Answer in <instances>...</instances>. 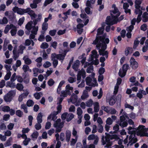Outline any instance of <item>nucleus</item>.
Listing matches in <instances>:
<instances>
[{
  "mask_svg": "<svg viewBox=\"0 0 148 148\" xmlns=\"http://www.w3.org/2000/svg\"><path fill=\"white\" fill-rule=\"evenodd\" d=\"M56 32V29H53L49 31V34L51 36H55Z\"/></svg>",
  "mask_w": 148,
  "mask_h": 148,
  "instance_id": "nucleus-54",
  "label": "nucleus"
},
{
  "mask_svg": "<svg viewBox=\"0 0 148 148\" xmlns=\"http://www.w3.org/2000/svg\"><path fill=\"white\" fill-rule=\"evenodd\" d=\"M74 117V115L73 114H69V116H68L66 119V121L67 122H69L71 121Z\"/></svg>",
  "mask_w": 148,
  "mask_h": 148,
  "instance_id": "nucleus-36",
  "label": "nucleus"
},
{
  "mask_svg": "<svg viewBox=\"0 0 148 148\" xmlns=\"http://www.w3.org/2000/svg\"><path fill=\"white\" fill-rule=\"evenodd\" d=\"M42 95V93L41 92H36L34 94V96L36 99L38 100L40 98L41 95Z\"/></svg>",
  "mask_w": 148,
  "mask_h": 148,
  "instance_id": "nucleus-22",
  "label": "nucleus"
},
{
  "mask_svg": "<svg viewBox=\"0 0 148 148\" xmlns=\"http://www.w3.org/2000/svg\"><path fill=\"white\" fill-rule=\"evenodd\" d=\"M94 110L95 112H97L99 110V104L98 102L95 103L94 105Z\"/></svg>",
  "mask_w": 148,
  "mask_h": 148,
  "instance_id": "nucleus-21",
  "label": "nucleus"
},
{
  "mask_svg": "<svg viewBox=\"0 0 148 148\" xmlns=\"http://www.w3.org/2000/svg\"><path fill=\"white\" fill-rule=\"evenodd\" d=\"M38 30V27L37 26H33L32 29L31 30V34L29 36V37H35V35L37 34V31Z\"/></svg>",
  "mask_w": 148,
  "mask_h": 148,
  "instance_id": "nucleus-6",
  "label": "nucleus"
},
{
  "mask_svg": "<svg viewBox=\"0 0 148 148\" xmlns=\"http://www.w3.org/2000/svg\"><path fill=\"white\" fill-rule=\"evenodd\" d=\"M85 55L84 53H83L82 54L81 57V58H82V60L81 61V62L82 63V65L84 64V63L85 62V61L86 60V57H84V55Z\"/></svg>",
  "mask_w": 148,
  "mask_h": 148,
  "instance_id": "nucleus-53",
  "label": "nucleus"
},
{
  "mask_svg": "<svg viewBox=\"0 0 148 148\" xmlns=\"http://www.w3.org/2000/svg\"><path fill=\"white\" fill-rule=\"evenodd\" d=\"M113 130L115 131L116 133L118 132L119 130V126L118 124H116L113 127Z\"/></svg>",
  "mask_w": 148,
  "mask_h": 148,
  "instance_id": "nucleus-64",
  "label": "nucleus"
},
{
  "mask_svg": "<svg viewBox=\"0 0 148 148\" xmlns=\"http://www.w3.org/2000/svg\"><path fill=\"white\" fill-rule=\"evenodd\" d=\"M105 38H101V43H104L106 45L108 44L109 42V39L106 38L105 39Z\"/></svg>",
  "mask_w": 148,
  "mask_h": 148,
  "instance_id": "nucleus-40",
  "label": "nucleus"
},
{
  "mask_svg": "<svg viewBox=\"0 0 148 148\" xmlns=\"http://www.w3.org/2000/svg\"><path fill=\"white\" fill-rule=\"evenodd\" d=\"M34 102L31 99H29L27 102L26 104L28 107L32 106L34 104Z\"/></svg>",
  "mask_w": 148,
  "mask_h": 148,
  "instance_id": "nucleus-25",
  "label": "nucleus"
},
{
  "mask_svg": "<svg viewBox=\"0 0 148 148\" xmlns=\"http://www.w3.org/2000/svg\"><path fill=\"white\" fill-rule=\"evenodd\" d=\"M96 38V39L92 43V44L96 45V47L99 50V52L100 55L105 56L107 58L108 57V53L107 51H105L107 48V45L104 43H101V38Z\"/></svg>",
  "mask_w": 148,
  "mask_h": 148,
  "instance_id": "nucleus-1",
  "label": "nucleus"
},
{
  "mask_svg": "<svg viewBox=\"0 0 148 148\" xmlns=\"http://www.w3.org/2000/svg\"><path fill=\"white\" fill-rule=\"evenodd\" d=\"M148 14V13L146 12H145L143 13L142 16L143 18L142 21L143 22L145 23L148 21V16H147Z\"/></svg>",
  "mask_w": 148,
  "mask_h": 148,
  "instance_id": "nucleus-18",
  "label": "nucleus"
},
{
  "mask_svg": "<svg viewBox=\"0 0 148 148\" xmlns=\"http://www.w3.org/2000/svg\"><path fill=\"white\" fill-rule=\"evenodd\" d=\"M86 84L87 85L90 86V84H91L92 85H94V84L93 83H91L92 79V78L89 77H87L86 79Z\"/></svg>",
  "mask_w": 148,
  "mask_h": 148,
  "instance_id": "nucleus-19",
  "label": "nucleus"
},
{
  "mask_svg": "<svg viewBox=\"0 0 148 148\" xmlns=\"http://www.w3.org/2000/svg\"><path fill=\"white\" fill-rule=\"evenodd\" d=\"M51 65V63L48 61L46 62L43 64L44 67L46 68L49 67Z\"/></svg>",
  "mask_w": 148,
  "mask_h": 148,
  "instance_id": "nucleus-50",
  "label": "nucleus"
},
{
  "mask_svg": "<svg viewBox=\"0 0 148 148\" xmlns=\"http://www.w3.org/2000/svg\"><path fill=\"white\" fill-rule=\"evenodd\" d=\"M142 11L140 9H136L135 10V13L136 14L142 15Z\"/></svg>",
  "mask_w": 148,
  "mask_h": 148,
  "instance_id": "nucleus-62",
  "label": "nucleus"
},
{
  "mask_svg": "<svg viewBox=\"0 0 148 148\" xmlns=\"http://www.w3.org/2000/svg\"><path fill=\"white\" fill-rule=\"evenodd\" d=\"M42 115L41 112L38 114L37 117V120L38 123H42Z\"/></svg>",
  "mask_w": 148,
  "mask_h": 148,
  "instance_id": "nucleus-20",
  "label": "nucleus"
},
{
  "mask_svg": "<svg viewBox=\"0 0 148 148\" xmlns=\"http://www.w3.org/2000/svg\"><path fill=\"white\" fill-rule=\"evenodd\" d=\"M38 136V132L36 131V132H34L32 135V138L36 139Z\"/></svg>",
  "mask_w": 148,
  "mask_h": 148,
  "instance_id": "nucleus-52",
  "label": "nucleus"
},
{
  "mask_svg": "<svg viewBox=\"0 0 148 148\" xmlns=\"http://www.w3.org/2000/svg\"><path fill=\"white\" fill-rule=\"evenodd\" d=\"M147 27V25L146 24H143L140 26V29L144 31H145Z\"/></svg>",
  "mask_w": 148,
  "mask_h": 148,
  "instance_id": "nucleus-46",
  "label": "nucleus"
},
{
  "mask_svg": "<svg viewBox=\"0 0 148 148\" xmlns=\"http://www.w3.org/2000/svg\"><path fill=\"white\" fill-rule=\"evenodd\" d=\"M134 26L133 25H130L129 27H127L126 30L127 32H131L132 30L134 29Z\"/></svg>",
  "mask_w": 148,
  "mask_h": 148,
  "instance_id": "nucleus-59",
  "label": "nucleus"
},
{
  "mask_svg": "<svg viewBox=\"0 0 148 148\" xmlns=\"http://www.w3.org/2000/svg\"><path fill=\"white\" fill-rule=\"evenodd\" d=\"M16 114L19 117H21L23 115V112L20 110H18L16 112Z\"/></svg>",
  "mask_w": 148,
  "mask_h": 148,
  "instance_id": "nucleus-35",
  "label": "nucleus"
},
{
  "mask_svg": "<svg viewBox=\"0 0 148 148\" xmlns=\"http://www.w3.org/2000/svg\"><path fill=\"white\" fill-rule=\"evenodd\" d=\"M13 58L14 60H16L19 56V52L17 51L16 49L14 48L13 51Z\"/></svg>",
  "mask_w": 148,
  "mask_h": 148,
  "instance_id": "nucleus-16",
  "label": "nucleus"
},
{
  "mask_svg": "<svg viewBox=\"0 0 148 148\" xmlns=\"http://www.w3.org/2000/svg\"><path fill=\"white\" fill-rule=\"evenodd\" d=\"M108 102L110 105L112 106L115 103L116 101L112 97H111L109 99Z\"/></svg>",
  "mask_w": 148,
  "mask_h": 148,
  "instance_id": "nucleus-27",
  "label": "nucleus"
},
{
  "mask_svg": "<svg viewBox=\"0 0 148 148\" xmlns=\"http://www.w3.org/2000/svg\"><path fill=\"white\" fill-rule=\"evenodd\" d=\"M76 81V78H73L72 77H69L68 79V81L71 83H73L75 82Z\"/></svg>",
  "mask_w": 148,
  "mask_h": 148,
  "instance_id": "nucleus-38",
  "label": "nucleus"
},
{
  "mask_svg": "<svg viewBox=\"0 0 148 148\" xmlns=\"http://www.w3.org/2000/svg\"><path fill=\"white\" fill-rule=\"evenodd\" d=\"M105 134H106L105 137L106 141L108 143H109L110 141V140H111L110 137L109 136H110V134L107 133H106Z\"/></svg>",
  "mask_w": 148,
  "mask_h": 148,
  "instance_id": "nucleus-33",
  "label": "nucleus"
},
{
  "mask_svg": "<svg viewBox=\"0 0 148 148\" xmlns=\"http://www.w3.org/2000/svg\"><path fill=\"white\" fill-rule=\"evenodd\" d=\"M11 72L9 71L8 73H7L4 77V79L5 80H8L11 76Z\"/></svg>",
  "mask_w": 148,
  "mask_h": 148,
  "instance_id": "nucleus-41",
  "label": "nucleus"
},
{
  "mask_svg": "<svg viewBox=\"0 0 148 148\" xmlns=\"http://www.w3.org/2000/svg\"><path fill=\"white\" fill-rule=\"evenodd\" d=\"M112 18L110 16H108L106 21V24L108 25H112Z\"/></svg>",
  "mask_w": 148,
  "mask_h": 148,
  "instance_id": "nucleus-14",
  "label": "nucleus"
},
{
  "mask_svg": "<svg viewBox=\"0 0 148 148\" xmlns=\"http://www.w3.org/2000/svg\"><path fill=\"white\" fill-rule=\"evenodd\" d=\"M89 97L87 91L85 90H84L81 98L82 100H84L88 98Z\"/></svg>",
  "mask_w": 148,
  "mask_h": 148,
  "instance_id": "nucleus-15",
  "label": "nucleus"
},
{
  "mask_svg": "<svg viewBox=\"0 0 148 148\" xmlns=\"http://www.w3.org/2000/svg\"><path fill=\"white\" fill-rule=\"evenodd\" d=\"M33 22L31 21L28 22L25 25V28L26 29H31L33 26H32Z\"/></svg>",
  "mask_w": 148,
  "mask_h": 148,
  "instance_id": "nucleus-17",
  "label": "nucleus"
},
{
  "mask_svg": "<svg viewBox=\"0 0 148 148\" xmlns=\"http://www.w3.org/2000/svg\"><path fill=\"white\" fill-rule=\"evenodd\" d=\"M129 67V65L125 64H124L122 67V69H120L119 72V75L121 78L124 77L126 75L127 71Z\"/></svg>",
  "mask_w": 148,
  "mask_h": 148,
  "instance_id": "nucleus-4",
  "label": "nucleus"
},
{
  "mask_svg": "<svg viewBox=\"0 0 148 148\" xmlns=\"http://www.w3.org/2000/svg\"><path fill=\"white\" fill-rule=\"evenodd\" d=\"M48 23H43L42 24V29L43 30L46 31L48 28Z\"/></svg>",
  "mask_w": 148,
  "mask_h": 148,
  "instance_id": "nucleus-34",
  "label": "nucleus"
},
{
  "mask_svg": "<svg viewBox=\"0 0 148 148\" xmlns=\"http://www.w3.org/2000/svg\"><path fill=\"white\" fill-rule=\"evenodd\" d=\"M40 47L42 49H45L48 47L49 45L47 43L44 42L42 43Z\"/></svg>",
  "mask_w": 148,
  "mask_h": 148,
  "instance_id": "nucleus-29",
  "label": "nucleus"
},
{
  "mask_svg": "<svg viewBox=\"0 0 148 148\" xmlns=\"http://www.w3.org/2000/svg\"><path fill=\"white\" fill-rule=\"evenodd\" d=\"M12 138L11 137L9 138L7 141L6 142V144L5 145V147L9 146H10L11 144V141L12 140Z\"/></svg>",
  "mask_w": 148,
  "mask_h": 148,
  "instance_id": "nucleus-31",
  "label": "nucleus"
},
{
  "mask_svg": "<svg viewBox=\"0 0 148 148\" xmlns=\"http://www.w3.org/2000/svg\"><path fill=\"white\" fill-rule=\"evenodd\" d=\"M145 126L143 125H139L138 127V131L137 132V135L141 137L148 136V133L147 132V130L145 128Z\"/></svg>",
  "mask_w": 148,
  "mask_h": 148,
  "instance_id": "nucleus-2",
  "label": "nucleus"
},
{
  "mask_svg": "<svg viewBox=\"0 0 148 148\" xmlns=\"http://www.w3.org/2000/svg\"><path fill=\"white\" fill-rule=\"evenodd\" d=\"M77 140V138L76 137L75 138V139H74L72 138L71 140V141L70 145L71 146L74 145L76 143Z\"/></svg>",
  "mask_w": 148,
  "mask_h": 148,
  "instance_id": "nucleus-56",
  "label": "nucleus"
},
{
  "mask_svg": "<svg viewBox=\"0 0 148 148\" xmlns=\"http://www.w3.org/2000/svg\"><path fill=\"white\" fill-rule=\"evenodd\" d=\"M98 132L100 133H101L103 131V127L101 124H98Z\"/></svg>",
  "mask_w": 148,
  "mask_h": 148,
  "instance_id": "nucleus-48",
  "label": "nucleus"
},
{
  "mask_svg": "<svg viewBox=\"0 0 148 148\" xmlns=\"http://www.w3.org/2000/svg\"><path fill=\"white\" fill-rule=\"evenodd\" d=\"M2 110L4 112H8L10 110V108L8 106H4L2 108Z\"/></svg>",
  "mask_w": 148,
  "mask_h": 148,
  "instance_id": "nucleus-26",
  "label": "nucleus"
},
{
  "mask_svg": "<svg viewBox=\"0 0 148 148\" xmlns=\"http://www.w3.org/2000/svg\"><path fill=\"white\" fill-rule=\"evenodd\" d=\"M66 140L67 142H69L70 141L71 133L70 131L67 130L66 132Z\"/></svg>",
  "mask_w": 148,
  "mask_h": 148,
  "instance_id": "nucleus-12",
  "label": "nucleus"
},
{
  "mask_svg": "<svg viewBox=\"0 0 148 148\" xmlns=\"http://www.w3.org/2000/svg\"><path fill=\"white\" fill-rule=\"evenodd\" d=\"M86 106L88 107H91L93 103V101L92 100L90 99L88 101H87L86 103Z\"/></svg>",
  "mask_w": 148,
  "mask_h": 148,
  "instance_id": "nucleus-39",
  "label": "nucleus"
},
{
  "mask_svg": "<svg viewBox=\"0 0 148 148\" xmlns=\"http://www.w3.org/2000/svg\"><path fill=\"white\" fill-rule=\"evenodd\" d=\"M16 73H14L12 75L11 78H10V81L11 82H14L16 79Z\"/></svg>",
  "mask_w": 148,
  "mask_h": 148,
  "instance_id": "nucleus-55",
  "label": "nucleus"
},
{
  "mask_svg": "<svg viewBox=\"0 0 148 148\" xmlns=\"http://www.w3.org/2000/svg\"><path fill=\"white\" fill-rule=\"evenodd\" d=\"M25 20V18L24 17L20 18L18 21V24L19 25H21L23 23Z\"/></svg>",
  "mask_w": 148,
  "mask_h": 148,
  "instance_id": "nucleus-49",
  "label": "nucleus"
},
{
  "mask_svg": "<svg viewBox=\"0 0 148 148\" xmlns=\"http://www.w3.org/2000/svg\"><path fill=\"white\" fill-rule=\"evenodd\" d=\"M53 0H46L44 2V5L45 6H47L53 1Z\"/></svg>",
  "mask_w": 148,
  "mask_h": 148,
  "instance_id": "nucleus-61",
  "label": "nucleus"
},
{
  "mask_svg": "<svg viewBox=\"0 0 148 148\" xmlns=\"http://www.w3.org/2000/svg\"><path fill=\"white\" fill-rule=\"evenodd\" d=\"M133 49L131 47H127L125 50V54L126 56H127L129 54H131L133 52Z\"/></svg>",
  "mask_w": 148,
  "mask_h": 148,
  "instance_id": "nucleus-8",
  "label": "nucleus"
},
{
  "mask_svg": "<svg viewBox=\"0 0 148 148\" xmlns=\"http://www.w3.org/2000/svg\"><path fill=\"white\" fill-rule=\"evenodd\" d=\"M113 122L112 120L110 117H109L107 118L106 121V124L108 125H111Z\"/></svg>",
  "mask_w": 148,
  "mask_h": 148,
  "instance_id": "nucleus-47",
  "label": "nucleus"
},
{
  "mask_svg": "<svg viewBox=\"0 0 148 148\" xmlns=\"http://www.w3.org/2000/svg\"><path fill=\"white\" fill-rule=\"evenodd\" d=\"M23 59L25 63L27 65H29L32 62L31 60L28 58V56H24L23 57Z\"/></svg>",
  "mask_w": 148,
  "mask_h": 148,
  "instance_id": "nucleus-11",
  "label": "nucleus"
},
{
  "mask_svg": "<svg viewBox=\"0 0 148 148\" xmlns=\"http://www.w3.org/2000/svg\"><path fill=\"white\" fill-rule=\"evenodd\" d=\"M54 83V81L52 79H50L48 82V85L50 86H52Z\"/></svg>",
  "mask_w": 148,
  "mask_h": 148,
  "instance_id": "nucleus-45",
  "label": "nucleus"
},
{
  "mask_svg": "<svg viewBox=\"0 0 148 148\" xmlns=\"http://www.w3.org/2000/svg\"><path fill=\"white\" fill-rule=\"evenodd\" d=\"M130 66L133 69H136L138 67V64L133 57H131L130 60Z\"/></svg>",
  "mask_w": 148,
  "mask_h": 148,
  "instance_id": "nucleus-5",
  "label": "nucleus"
},
{
  "mask_svg": "<svg viewBox=\"0 0 148 148\" xmlns=\"http://www.w3.org/2000/svg\"><path fill=\"white\" fill-rule=\"evenodd\" d=\"M66 55V53H63L62 54H59L56 55V58L59 60H62V62L64 59Z\"/></svg>",
  "mask_w": 148,
  "mask_h": 148,
  "instance_id": "nucleus-10",
  "label": "nucleus"
},
{
  "mask_svg": "<svg viewBox=\"0 0 148 148\" xmlns=\"http://www.w3.org/2000/svg\"><path fill=\"white\" fill-rule=\"evenodd\" d=\"M17 31V29H12L10 31V33L11 35L12 36H15L16 34Z\"/></svg>",
  "mask_w": 148,
  "mask_h": 148,
  "instance_id": "nucleus-44",
  "label": "nucleus"
},
{
  "mask_svg": "<svg viewBox=\"0 0 148 148\" xmlns=\"http://www.w3.org/2000/svg\"><path fill=\"white\" fill-rule=\"evenodd\" d=\"M10 116L9 114H5L3 116V120L5 121H7L9 119Z\"/></svg>",
  "mask_w": 148,
  "mask_h": 148,
  "instance_id": "nucleus-63",
  "label": "nucleus"
},
{
  "mask_svg": "<svg viewBox=\"0 0 148 148\" xmlns=\"http://www.w3.org/2000/svg\"><path fill=\"white\" fill-rule=\"evenodd\" d=\"M80 64V62L78 60H77L72 65V68L75 71H77Z\"/></svg>",
  "mask_w": 148,
  "mask_h": 148,
  "instance_id": "nucleus-13",
  "label": "nucleus"
},
{
  "mask_svg": "<svg viewBox=\"0 0 148 148\" xmlns=\"http://www.w3.org/2000/svg\"><path fill=\"white\" fill-rule=\"evenodd\" d=\"M105 69L102 67L100 68L98 72L100 75H102L105 72Z\"/></svg>",
  "mask_w": 148,
  "mask_h": 148,
  "instance_id": "nucleus-42",
  "label": "nucleus"
},
{
  "mask_svg": "<svg viewBox=\"0 0 148 148\" xmlns=\"http://www.w3.org/2000/svg\"><path fill=\"white\" fill-rule=\"evenodd\" d=\"M16 88L18 90L21 91L23 90L24 87L22 84L21 83H17L16 86Z\"/></svg>",
  "mask_w": 148,
  "mask_h": 148,
  "instance_id": "nucleus-24",
  "label": "nucleus"
},
{
  "mask_svg": "<svg viewBox=\"0 0 148 148\" xmlns=\"http://www.w3.org/2000/svg\"><path fill=\"white\" fill-rule=\"evenodd\" d=\"M77 96L74 93H73L71 96L70 99H69V100H70V101L73 103L75 104L77 101Z\"/></svg>",
  "mask_w": 148,
  "mask_h": 148,
  "instance_id": "nucleus-7",
  "label": "nucleus"
},
{
  "mask_svg": "<svg viewBox=\"0 0 148 148\" xmlns=\"http://www.w3.org/2000/svg\"><path fill=\"white\" fill-rule=\"evenodd\" d=\"M51 125V123L50 122H47L46 123L45 126V129L46 130H47L49 129Z\"/></svg>",
  "mask_w": 148,
  "mask_h": 148,
  "instance_id": "nucleus-60",
  "label": "nucleus"
},
{
  "mask_svg": "<svg viewBox=\"0 0 148 148\" xmlns=\"http://www.w3.org/2000/svg\"><path fill=\"white\" fill-rule=\"evenodd\" d=\"M53 67L54 68H55L56 67L57 65L58 64V60L55 59H54L53 60Z\"/></svg>",
  "mask_w": 148,
  "mask_h": 148,
  "instance_id": "nucleus-57",
  "label": "nucleus"
},
{
  "mask_svg": "<svg viewBox=\"0 0 148 148\" xmlns=\"http://www.w3.org/2000/svg\"><path fill=\"white\" fill-rule=\"evenodd\" d=\"M0 21H1V24H6L8 23V19L5 17H3L2 20L0 19Z\"/></svg>",
  "mask_w": 148,
  "mask_h": 148,
  "instance_id": "nucleus-28",
  "label": "nucleus"
},
{
  "mask_svg": "<svg viewBox=\"0 0 148 148\" xmlns=\"http://www.w3.org/2000/svg\"><path fill=\"white\" fill-rule=\"evenodd\" d=\"M63 125L64 123L63 122H61V123H59L55 122L54 123L53 125L54 127H63Z\"/></svg>",
  "mask_w": 148,
  "mask_h": 148,
  "instance_id": "nucleus-30",
  "label": "nucleus"
},
{
  "mask_svg": "<svg viewBox=\"0 0 148 148\" xmlns=\"http://www.w3.org/2000/svg\"><path fill=\"white\" fill-rule=\"evenodd\" d=\"M23 69L25 73H26L29 69V66L27 65H24L23 67Z\"/></svg>",
  "mask_w": 148,
  "mask_h": 148,
  "instance_id": "nucleus-51",
  "label": "nucleus"
},
{
  "mask_svg": "<svg viewBox=\"0 0 148 148\" xmlns=\"http://www.w3.org/2000/svg\"><path fill=\"white\" fill-rule=\"evenodd\" d=\"M101 108L102 110H104L107 113H109L110 110L109 109V107L108 106H103L101 107Z\"/></svg>",
  "mask_w": 148,
  "mask_h": 148,
  "instance_id": "nucleus-32",
  "label": "nucleus"
},
{
  "mask_svg": "<svg viewBox=\"0 0 148 148\" xmlns=\"http://www.w3.org/2000/svg\"><path fill=\"white\" fill-rule=\"evenodd\" d=\"M15 92L13 90L9 91L3 97L4 101L6 102H10L13 99L15 95Z\"/></svg>",
  "mask_w": 148,
  "mask_h": 148,
  "instance_id": "nucleus-3",
  "label": "nucleus"
},
{
  "mask_svg": "<svg viewBox=\"0 0 148 148\" xmlns=\"http://www.w3.org/2000/svg\"><path fill=\"white\" fill-rule=\"evenodd\" d=\"M28 14L31 16L32 19V17L35 18L36 16L34 11L33 10H31L30 8V10L28 12Z\"/></svg>",
  "mask_w": 148,
  "mask_h": 148,
  "instance_id": "nucleus-23",
  "label": "nucleus"
},
{
  "mask_svg": "<svg viewBox=\"0 0 148 148\" xmlns=\"http://www.w3.org/2000/svg\"><path fill=\"white\" fill-rule=\"evenodd\" d=\"M119 124V125L123 127H126L128 125L127 122L125 121L120 122Z\"/></svg>",
  "mask_w": 148,
  "mask_h": 148,
  "instance_id": "nucleus-37",
  "label": "nucleus"
},
{
  "mask_svg": "<svg viewBox=\"0 0 148 148\" xmlns=\"http://www.w3.org/2000/svg\"><path fill=\"white\" fill-rule=\"evenodd\" d=\"M41 123L37 122L35 125V127L36 130H39L41 129L42 126L40 124Z\"/></svg>",
  "mask_w": 148,
  "mask_h": 148,
  "instance_id": "nucleus-43",
  "label": "nucleus"
},
{
  "mask_svg": "<svg viewBox=\"0 0 148 148\" xmlns=\"http://www.w3.org/2000/svg\"><path fill=\"white\" fill-rule=\"evenodd\" d=\"M103 29L101 27L99 28L97 30V33L96 37H106L104 35L103 36H99L102 35L103 33Z\"/></svg>",
  "mask_w": 148,
  "mask_h": 148,
  "instance_id": "nucleus-9",
  "label": "nucleus"
},
{
  "mask_svg": "<svg viewBox=\"0 0 148 148\" xmlns=\"http://www.w3.org/2000/svg\"><path fill=\"white\" fill-rule=\"evenodd\" d=\"M96 136L94 134H91L88 136L87 138L88 140H94L95 139Z\"/></svg>",
  "mask_w": 148,
  "mask_h": 148,
  "instance_id": "nucleus-58",
  "label": "nucleus"
}]
</instances>
